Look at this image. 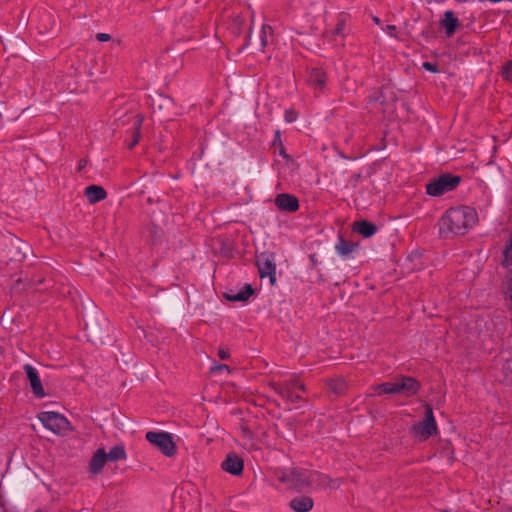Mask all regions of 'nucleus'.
I'll return each mask as SVG.
<instances>
[{"label": "nucleus", "instance_id": "1", "mask_svg": "<svg viewBox=\"0 0 512 512\" xmlns=\"http://www.w3.org/2000/svg\"><path fill=\"white\" fill-rule=\"evenodd\" d=\"M478 221L475 209L458 206L448 209L439 220V233L443 237L465 235Z\"/></svg>", "mask_w": 512, "mask_h": 512}, {"label": "nucleus", "instance_id": "2", "mask_svg": "<svg viewBox=\"0 0 512 512\" xmlns=\"http://www.w3.org/2000/svg\"><path fill=\"white\" fill-rule=\"evenodd\" d=\"M419 383L412 377L403 376L392 382H385L374 386L376 394H404L412 396L417 393Z\"/></svg>", "mask_w": 512, "mask_h": 512}, {"label": "nucleus", "instance_id": "3", "mask_svg": "<svg viewBox=\"0 0 512 512\" xmlns=\"http://www.w3.org/2000/svg\"><path fill=\"white\" fill-rule=\"evenodd\" d=\"M272 388L282 399H285L291 404H295L301 401V392L305 391L304 384L300 383L297 378H291L286 381L273 383Z\"/></svg>", "mask_w": 512, "mask_h": 512}, {"label": "nucleus", "instance_id": "4", "mask_svg": "<svg viewBox=\"0 0 512 512\" xmlns=\"http://www.w3.org/2000/svg\"><path fill=\"white\" fill-rule=\"evenodd\" d=\"M280 482L287 485V487L302 490L309 485H312L311 471L304 469H292L289 471H282L277 475Z\"/></svg>", "mask_w": 512, "mask_h": 512}, {"label": "nucleus", "instance_id": "5", "mask_svg": "<svg viewBox=\"0 0 512 512\" xmlns=\"http://www.w3.org/2000/svg\"><path fill=\"white\" fill-rule=\"evenodd\" d=\"M460 181L459 176L448 173L442 174L426 185V192L430 196L439 197L456 189Z\"/></svg>", "mask_w": 512, "mask_h": 512}, {"label": "nucleus", "instance_id": "6", "mask_svg": "<svg viewBox=\"0 0 512 512\" xmlns=\"http://www.w3.org/2000/svg\"><path fill=\"white\" fill-rule=\"evenodd\" d=\"M38 419L45 428L56 435H65L70 430L69 421L60 413L44 411L38 415Z\"/></svg>", "mask_w": 512, "mask_h": 512}, {"label": "nucleus", "instance_id": "7", "mask_svg": "<svg viewBox=\"0 0 512 512\" xmlns=\"http://www.w3.org/2000/svg\"><path fill=\"white\" fill-rule=\"evenodd\" d=\"M437 424L431 406L426 405L422 421L412 426L414 435L421 441L429 439L437 433Z\"/></svg>", "mask_w": 512, "mask_h": 512}, {"label": "nucleus", "instance_id": "8", "mask_svg": "<svg viewBox=\"0 0 512 512\" xmlns=\"http://www.w3.org/2000/svg\"><path fill=\"white\" fill-rule=\"evenodd\" d=\"M145 438L167 457H171L176 453V445L171 435L167 432L149 431L146 433Z\"/></svg>", "mask_w": 512, "mask_h": 512}, {"label": "nucleus", "instance_id": "9", "mask_svg": "<svg viewBox=\"0 0 512 512\" xmlns=\"http://www.w3.org/2000/svg\"><path fill=\"white\" fill-rule=\"evenodd\" d=\"M23 370H24L26 377L29 381L30 388H31V391H32L34 397H36L38 399H42V398L46 397L47 394L42 385L38 370L31 364H25L23 366Z\"/></svg>", "mask_w": 512, "mask_h": 512}, {"label": "nucleus", "instance_id": "10", "mask_svg": "<svg viewBox=\"0 0 512 512\" xmlns=\"http://www.w3.org/2000/svg\"><path fill=\"white\" fill-rule=\"evenodd\" d=\"M256 265L261 278L269 277L270 283L276 282V265L274 259L266 254L257 257Z\"/></svg>", "mask_w": 512, "mask_h": 512}, {"label": "nucleus", "instance_id": "11", "mask_svg": "<svg viewBox=\"0 0 512 512\" xmlns=\"http://www.w3.org/2000/svg\"><path fill=\"white\" fill-rule=\"evenodd\" d=\"M277 209L285 213H295L299 210L300 204L298 198L290 193H280L274 198Z\"/></svg>", "mask_w": 512, "mask_h": 512}, {"label": "nucleus", "instance_id": "12", "mask_svg": "<svg viewBox=\"0 0 512 512\" xmlns=\"http://www.w3.org/2000/svg\"><path fill=\"white\" fill-rule=\"evenodd\" d=\"M221 468L231 475L239 476L243 472L244 463L237 454L230 453L221 463Z\"/></svg>", "mask_w": 512, "mask_h": 512}, {"label": "nucleus", "instance_id": "13", "mask_svg": "<svg viewBox=\"0 0 512 512\" xmlns=\"http://www.w3.org/2000/svg\"><path fill=\"white\" fill-rule=\"evenodd\" d=\"M439 25L445 30L446 37L451 38L461 24L459 19L455 16L454 12L447 10L444 12Z\"/></svg>", "mask_w": 512, "mask_h": 512}, {"label": "nucleus", "instance_id": "14", "mask_svg": "<svg viewBox=\"0 0 512 512\" xmlns=\"http://www.w3.org/2000/svg\"><path fill=\"white\" fill-rule=\"evenodd\" d=\"M107 461L105 449H97L90 460L89 471L94 475L100 473Z\"/></svg>", "mask_w": 512, "mask_h": 512}, {"label": "nucleus", "instance_id": "15", "mask_svg": "<svg viewBox=\"0 0 512 512\" xmlns=\"http://www.w3.org/2000/svg\"><path fill=\"white\" fill-rule=\"evenodd\" d=\"M254 293L250 284H245L239 291L230 290L224 293V297L232 302H245Z\"/></svg>", "mask_w": 512, "mask_h": 512}, {"label": "nucleus", "instance_id": "16", "mask_svg": "<svg viewBox=\"0 0 512 512\" xmlns=\"http://www.w3.org/2000/svg\"><path fill=\"white\" fill-rule=\"evenodd\" d=\"M313 499L309 496H297L293 498L289 506L295 512H308L313 508Z\"/></svg>", "mask_w": 512, "mask_h": 512}, {"label": "nucleus", "instance_id": "17", "mask_svg": "<svg viewBox=\"0 0 512 512\" xmlns=\"http://www.w3.org/2000/svg\"><path fill=\"white\" fill-rule=\"evenodd\" d=\"M85 196L92 204L100 202L107 197L105 189L101 186L90 185L85 189Z\"/></svg>", "mask_w": 512, "mask_h": 512}, {"label": "nucleus", "instance_id": "18", "mask_svg": "<svg viewBox=\"0 0 512 512\" xmlns=\"http://www.w3.org/2000/svg\"><path fill=\"white\" fill-rule=\"evenodd\" d=\"M326 73L322 68H313L310 71L309 83L315 88L322 90L326 85Z\"/></svg>", "mask_w": 512, "mask_h": 512}, {"label": "nucleus", "instance_id": "19", "mask_svg": "<svg viewBox=\"0 0 512 512\" xmlns=\"http://www.w3.org/2000/svg\"><path fill=\"white\" fill-rule=\"evenodd\" d=\"M353 229L365 238H369L377 232V226L366 220L355 222Z\"/></svg>", "mask_w": 512, "mask_h": 512}, {"label": "nucleus", "instance_id": "20", "mask_svg": "<svg viewBox=\"0 0 512 512\" xmlns=\"http://www.w3.org/2000/svg\"><path fill=\"white\" fill-rule=\"evenodd\" d=\"M357 247V244L351 241L345 240L343 237H339L338 242L335 245L337 254L341 257L349 256Z\"/></svg>", "mask_w": 512, "mask_h": 512}, {"label": "nucleus", "instance_id": "21", "mask_svg": "<svg viewBox=\"0 0 512 512\" xmlns=\"http://www.w3.org/2000/svg\"><path fill=\"white\" fill-rule=\"evenodd\" d=\"M106 455L107 460L111 462L126 460L127 458L125 447L122 444L115 445L114 447H112L110 451L106 453Z\"/></svg>", "mask_w": 512, "mask_h": 512}, {"label": "nucleus", "instance_id": "22", "mask_svg": "<svg viewBox=\"0 0 512 512\" xmlns=\"http://www.w3.org/2000/svg\"><path fill=\"white\" fill-rule=\"evenodd\" d=\"M142 122H143V116L140 115V114H137L135 116V120H134V123H133L134 130H135L134 133H133V139L128 144V148L130 150L133 149L138 144V142L140 140V136H141L140 129H141Z\"/></svg>", "mask_w": 512, "mask_h": 512}, {"label": "nucleus", "instance_id": "23", "mask_svg": "<svg viewBox=\"0 0 512 512\" xmlns=\"http://www.w3.org/2000/svg\"><path fill=\"white\" fill-rule=\"evenodd\" d=\"M311 479L312 484L317 483L322 487H331L332 485L336 484V482L329 478L327 475L315 471H311Z\"/></svg>", "mask_w": 512, "mask_h": 512}, {"label": "nucleus", "instance_id": "24", "mask_svg": "<svg viewBox=\"0 0 512 512\" xmlns=\"http://www.w3.org/2000/svg\"><path fill=\"white\" fill-rule=\"evenodd\" d=\"M328 388L335 395H342L347 388V384L344 379L336 378L328 381Z\"/></svg>", "mask_w": 512, "mask_h": 512}, {"label": "nucleus", "instance_id": "25", "mask_svg": "<svg viewBox=\"0 0 512 512\" xmlns=\"http://www.w3.org/2000/svg\"><path fill=\"white\" fill-rule=\"evenodd\" d=\"M272 35V27L269 25H262L260 31V42L261 46L264 48L268 45V37Z\"/></svg>", "mask_w": 512, "mask_h": 512}, {"label": "nucleus", "instance_id": "26", "mask_svg": "<svg viewBox=\"0 0 512 512\" xmlns=\"http://www.w3.org/2000/svg\"><path fill=\"white\" fill-rule=\"evenodd\" d=\"M501 76L504 80L512 82V60L507 61L503 65Z\"/></svg>", "mask_w": 512, "mask_h": 512}, {"label": "nucleus", "instance_id": "27", "mask_svg": "<svg viewBox=\"0 0 512 512\" xmlns=\"http://www.w3.org/2000/svg\"><path fill=\"white\" fill-rule=\"evenodd\" d=\"M507 298L509 300V309L512 310V270L507 275Z\"/></svg>", "mask_w": 512, "mask_h": 512}, {"label": "nucleus", "instance_id": "28", "mask_svg": "<svg viewBox=\"0 0 512 512\" xmlns=\"http://www.w3.org/2000/svg\"><path fill=\"white\" fill-rule=\"evenodd\" d=\"M422 68L432 73H437L439 71L437 64L431 62H423Z\"/></svg>", "mask_w": 512, "mask_h": 512}, {"label": "nucleus", "instance_id": "29", "mask_svg": "<svg viewBox=\"0 0 512 512\" xmlns=\"http://www.w3.org/2000/svg\"><path fill=\"white\" fill-rule=\"evenodd\" d=\"M297 119V114L294 110H286L285 111V121L287 123H292Z\"/></svg>", "mask_w": 512, "mask_h": 512}, {"label": "nucleus", "instance_id": "30", "mask_svg": "<svg viewBox=\"0 0 512 512\" xmlns=\"http://www.w3.org/2000/svg\"><path fill=\"white\" fill-rule=\"evenodd\" d=\"M95 38L99 42H107L111 40V35L107 33H97Z\"/></svg>", "mask_w": 512, "mask_h": 512}, {"label": "nucleus", "instance_id": "31", "mask_svg": "<svg viewBox=\"0 0 512 512\" xmlns=\"http://www.w3.org/2000/svg\"><path fill=\"white\" fill-rule=\"evenodd\" d=\"M383 30L391 37H396L395 32L397 28L395 25H387L386 27L383 28Z\"/></svg>", "mask_w": 512, "mask_h": 512}, {"label": "nucleus", "instance_id": "32", "mask_svg": "<svg viewBox=\"0 0 512 512\" xmlns=\"http://www.w3.org/2000/svg\"><path fill=\"white\" fill-rule=\"evenodd\" d=\"M218 356L222 360H226L230 357L229 351L227 348H220L218 350Z\"/></svg>", "mask_w": 512, "mask_h": 512}, {"label": "nucleus", "instance_id": "33", "mask_svg": "<svg viewBox=\"0 0 512 512\" xmlns=\"http://www.w3.org/2000/svg\"><path fill=\"white\" fill-rule=\"evenodd\" d=\"M273 144H274V146H276L277 144H278L279 146H281V145H282L280 131H276V132H275V136H274Z\"/></svg>", "mask_w": 512, "mask_h": 512}, {"label": "nucleus", "instance_id": "34", "mask_svg": "<svg viewBox=\"0 0 512 512\" xmlns=\"http://www.w3.org/2000/svg\"><path fill=\"white\" fill-rule=\"evenodd\" d=\"M87 162L88 161L86 159H80L78 162L77 171L81 172L86 167Z\"/></svg>", "mask_w": 512, "mask_h": 512}, {"label": "nucleus", "instance_id": "35", "mask_svg": "<svg viewBox=\"0 0 512 512\" xmlns=\"http://www.w3.org/2000/svg\"><path fill=\"white\" fill-rule=\"evenodd\" d=\"M212 370H225L227 372H230V368L226 364H219V365L213 367Z\"/></svg>", "mask_w": 512, "mask_h": 512}, {"label": "nucleus", "instance_id": "36", "mask_svg": "<svg viewBox=\"0 0 512 512\" xmlns=\"http://www.w3.org/2000/svg\"><path fill=\"white\" fill-rule=\"evenodd\" d=\"M344 28V23H338L335 28V34H342Z\"/></svg>", "mask_w": 512, "mask_h": 512}, {"label": "nucleus", "instance_id": "37", "mask_svg": "<svg viewBox=\"0 0 512 512\" xmlns=\"http://www.w3.org/2000/svg\"><path fill=\"white\" fill-rule=\"evenodd\" d=\"M280 147V151H279V154L281 156H283L284 158H288V155L285 153V150L283 148V145L279 146Z\"/></svg>", "mask_w": 512, "mask_h": 512}, {"label": "nucleus", "instance_id": "38", "mask_svg": "<svg viewBox=\"0 0 512 512\" xmlns=\"http://www.w3.org/2000/svg\"><path fill=\"white\" fill-rule=\"evenodd\" d=\"M373 21L376 23V24H379L380 23V19L378 17H373Z\"/></svg>", "mask_w": 512, "mask_h": 512}, {"label": "nucleus", "instance_id": "39", "mask_svg": "<svg viewBox=\"0 0 512 512\" xmlns=\"http://www.w3.org/2000/svg\"><path fill=\"white\" fill-rule=\"evenodd\" d=\"M490 2H493V3H498V2H501L502 0H489Z\"/></svg>", "mask_w": 512, "mask_h": 512}]
</instances>
